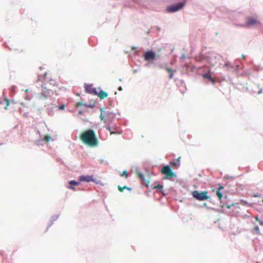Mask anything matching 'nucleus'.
Masks as SVG:
<instances>
[{
    "label": "nucleus",
    "instance_id": "nucleus-1",
    "mask_svg": "<svg viewBox=\"0 0 263 263\" xmlns=\"http://www.w3.org/2000/svg\"><path fill=\"white\" fill-rule=\"evenodd\" d=\"M80 138L84 144L89 147H96L99 143L96 134L92 129H88L83 132L80 135Z\"/></svg>",
    "mask_w": 263,
    "mask_h": 263
},
{
    "label": "nucleus",
    "instance_id": "nucleus-2",
    "mask_svg": "<svg viewBox=\"0 0 263 263\" xmlns=\"http://www.w3.org/2000/svg\"><path fill=\"white\" fill-rule=\"evenodd\" d=\"M56 84L55 81L53 79H50L49 80V83H46L43 86V96L44 97V98H47L49 97L50 95H51L53 92L52 90L51 89V85H52V86H54Z\"/></svg>",
    "mask_w": 263,
    "mask_h": 263
},
{
    "label": "nucleus",
    "instance_id": "nucleus-3",
    "mask_svg": "<svg viewBox=\"0 0 263 263\" xmlns=\"http://www.w3.org/2000/svg\"><path fill=\"white\" fill-rule=\"evenodd\" d=\"M185 4V1H183L175 5L168 6L166 8V11L169 13L175 12L181 9Z\"/></svg>",
    "mask_w": 263,
    "mask_h": 263
},
{
    "label": "nucleus",
    "instance_id": "nucleus-4",
    "mask_svg": "<svg viewBox=\"0 0 263 263\" xmlns=\"http://www.w3.org/2000/svg\"><path fill=\"white\" fill-rule=\"evenodd\" d=\"M192 196L194 198L200 201L208 200L210 198L208 196L207 191L199 193L198 191H194L192 192Z\"/></svg>",
    "mask_w": 263,
    "mask_h": 263
},
{
    "label": "nucleus",
    "instance_id": "nucleus-5",
    "mask_svg": "<svg viewBox=\"0 0 263 263\" xmlns=\"http://www.w3.org/2000/svg\"><path fill=\"white\" fill-rule=\"evenodd\" d=\"M161 172L162 174L166 175V178H173L175 176V173L173 172L169 165L163 166L161 168Z\"/></svg>",
    "mask_w": 263,
    "mask_h": 263
},
{
    "label": "nucleus",
    "instance_id": "nucleus-6",
    "mask_svg": "<svg viewBox=\"0 0 263 263\" xmlns=\"http://www.w3.org/2000/svg\"><path fill=\"white\" fill-rule=\"evenodd\" d=\"M156 52L152 50L147 51L143 55L144 60L146 61H153L156 59Z\"/></svg>",
    "mask_w": 263,
    "mask_h": 263
},
{
    "label": "nucleus",
    "instance_id": "nucleus-7",
    "mask_svg": "<svg viewBox=\"0 0 263 263\" xmlns=\"http://www.w3.org/2000/svg\"><path fill=\"white\" fill-rule=\"evenodd\" d=\"M79 180L80 182H94L95 180L93 179L92 176L89 175H82L79 177Z\"/></svg>",
    "mask_w": 263,
    "mask_h": 263
},
{
    "label": "nucleus",
    "instance_id": "nucleus-8",
    "mask_svg": "<svg viewBox=\"0 0 263 263\" xmlns=\"http://www.w3.org/2000/svg\"><path fill=\"white\" fill-rule=\"evenodd\" d=\"M85 88L86 91L88 93L93 95L97 94L96 88L93 87L92 85L86 84L85 85Z\"/></svg>",
    "mask_w": 263,
    "mask_h": 263
},
{
    "label": "nucleus",
    "instance_id": "nucleus-9",
    "mask_svg": "<svg viewBox=\"0 0 263 263\" xmlns=\"http://www.w3.org/2000/svg\"><path fill=\"white\" fill-rule=\"evenodd\" d=\"M259 23L258 21H257L256 19L251 18L248 19L247 22H246V25L247 27L251 26L253 25H257Z\"/></svg>",
    "mask_w": 263,
    "mask_h": 263
},
{
    "label": "nucleus",
    "instance_id": "nucleus-10",
    "mask_svg": "<svg viewBox=\"0 0 263 263\" xmlns=\"http://www.w3.org/2000/svg\"><path fill=\"white\" fill-rule=\"evenodd\" d=\"M97 95H98V96L101 99H104L105 98H106L107 96H108V94L107 92H106L105 91H103V90H101L99 93H97Z\"/></svg>",
    "mask_w": 263,
    "mask_h": 263
},
{
    "label": "nucleus",
    "instance_id": "nucleus-11",
    "mask_svg": "<svg viewBox=\"0 0 263 263\" xmlns=\"http://www.w3.org/2000/svg\"><path fill=\"white\" fill-rule=\"evenodd\" d=\"M105 128L110 132V135L121 134V133L117 130L116 129L112 130L111 127H110V126H106Z\"/></svg>",
    "mask_w": 263,
    "mask_h": 263
},
{
    "label": "nucleus",
    "instance_id": "nucleus-12",
    "mask_svg": "<svg viewBox=\"0 0 263 263\" xmlns=\"http://www.w3.org/2000/svg\"><path fill=\"white\" fill-rule=\"evenodd\" d=\"M1 104H4V108L7 109L10 104L9 100L8 99H4L3 101L1 102Z\"/></svg>",
    "mask_w": 263,
    "mask_h": 263
},
{
    "label": "nucleus",
    "instance_id": "nucleus-13",
    "mask_svg": "<svg viewBox=\"0 0 263 263\" xmlns=\"http://www.w3.org/2000/svg\"><path fill=\"white\" fill-rule=\"evenodd\" d=\"M223 189V186H220V187H218L217 191H216V195L218 197V198H219L220 200L221 199V198L223 196L222 193L220 192L221 190H222Z\"/></svg>",
    "mask_w": 263,
    "mask_h": 263
},
{
    "label": "nucleus",
    "instance_id": "nucleus-14",
    "mask_svg": "<svg viewBox=\"0 0 263 263\" xmlns=\"http://www.w3.org/2000/svg\"><path fill=\"white\" fill-rule=\"evenodd\" d=\"M203 77L204 78L209 79L213 84L215 83L214 80L213 79V78H212V77L210 75L206 73L203 74Z\"/></svg>",
    "mask_w": 263,
    "mask_h": 263
},
{
    "label": "nucleus",
    "instance_id": "nucleus-15",
    "mask_svg": "<svg viewBox=\"0 0 263 263\" xmlns=\"http://www.w3.org/2000/svg\"><path fill=\"white\" fill-rule=\"evenodd\" d=\"M137 176L141 179V180L142 181H145V178H144V175L141 173V172H137Z\"/></svg>",
    "mask_w": 263,
    "mask_h": 263
},
{
    "label": "nucleus",
    "instance_id": "nucleus-16",
    "mask_svg": "<svg viewBox=\"0 0 263 263\" xmlns=\"http://www.w3.org/2000/svg\"><path fill=\"white\" fill-rule=\"evenodd\" d=\"M69 184L70 185V186H72V185H79L80 183V182H77V181H74V180H71L70 181H69Z\"/></svg>",
    "mask_w": 263,
    "mask_h": 263
},
{
    "label": "nucleus",
    "instance_id": "nucleus-17",
    "mask_svg": "<svg viewBox=\"0 0 263 263\" xmlns=\"http://www.w3.org/2000/svg\"><path fill=\"white\" fill-rule=\"evenodd\" d=\"M118 188L119 191L120 192H122L124 189H127V190H128L129 191L131 190V188L128 187L126 186H124L123 187H121V186L119 185Z\"/></svg>",
    "mask_w": 263,
    "mask_h": 263
},
{
    "label": "nucleus",
    "instance_id": "nucleus-18",
    "mask_svg": "<svg viewBox=\"0 0 263 263\" xmlns=\"http://www.w3.org/2000/svg\"><path fill=\"white\" fill-rule=\"evenodd\" d=\"M163 188V186L162 185L159 184L157 185H155L153 187V189H160L161 190L159 191L160 193H162L163 191L162 190Z\"/></svg>",
    "mask_w": 263,
    "mask_h": 263
},
{
    "label": "nucleus",
    "instance_id": "nucleus-19",
    "mask_svg": "<svg viewBox=\"0 0 263 263\" xmlns=\"http://www.w3.org/2000/svg\"><path fill=\"white\" fill-rule=\"evenodd\" d=\"M51 139V137L49 135H46L44 137V140L46 141V142L49 141Z\"/></svg>",
    "mask_w": 263,
    "mask_h": 263
},
{
    "label": "nucleus",
    "instance_id": "nucleus-20",
    "mask_svg": "<svg viewBox=\"0 0 263 263\" xmlns=\"http://www.w3.org/2000/svg\"><path fill=\"white\" fill-rule=\"evenodd\" d=\"M254 231H255L256 234H259L260 233L259 229L258 226H255L254 229Z\"/></svg>",
    "mask_w": 263,
    "mask_h": 263
},
{
    "label": "nucleus",
    "instance_id": "nucleus-21",
    "mask_svg": "<svg viewBox=\"0 0 263 263\" xmlns=\"http://www.w3.org/2000/svg\"><path fill=\"white\" fill-rule=\"evenodd\" d=\"M121 176H125L126 178L128 177V174L126 171L123 172L122 174L121 175Z\"/></svg>",
    "mask_w": 263,
    "mask_h": 263
},
{
    "label": "nucleus",
    "instance_id": "nucleus-22",
    "mask_svg": "<svg viewBox=\"0 0 263 263\" xmlns=\"http://www.w3.org/2000/svg\"><path fill=\"white\" fill-rule=\"evenodd\" d=\"M100 118L101 121H104L105 122L106 121L105 120V116L104 115H103L102 114H101Z\"/></svg>",
    "mask_w": 263,
    "mask_h": 263
},
{
    "label": "nucleus",
    "instance_id": "nucleus-23",
    "mask_svg": "<svg viewBox=\"0 0 263 263\" xmlns=\"http://www.w3.org/2000/svg\"><path fill=\"white\" fill-rule=\"evenodd\" d=\"M179 159L180 158H179L178 159H177V162H172V164L174 165V166H176L178 164L179 161Z\"/></svg>",
    "mask_w": 263,
    "mask_h": 263
},
{
    "label": "nucleus",
    "instance_id": "nucleus-24",
    "mask_svg": "<svg viewBox=\"0 0 263 263\" xmlns=\"http://www.w3.org/2000/svg\"><path fill=\"white\" fill-rule=\"evenodd\" d=\"M166 70L170 73L171 72H173L172 69L167 67L166 68Z\"/></svg>",
    "mask_w": 263,
    "mask_h": 263
},
{
    "label": "nucleus",
    "instance_id": "nucleus-25",
    "mask_svg": "<svg viewBox=\"0 0 263 263\" xmlns=\"http://www.w3.org/2000/svg\"><path fill=\"white\" fill-rule=\"evenodd\" d=\"M68 188L72 190L73 191H75L76 190L75 187H73V186H68Z\"/></svg>",
    "mask_w": 263,
    "mask_h": 263
},
{
    "label": "nucleus",
    "instance_id": "nucleus-26",
    "mask_svg": "<svg viewBox=\"0 0 263 263\" xmlns=\"http://www.w3.org/2000/svg\"><path fill=\"white\" fill-rule=\"evenodd\" d=\"M64 108H65V105H62L60 106L59 109H63Z\"/></svg>",
    "mask_w": 263,
    "mask_h": 263
},
{
    "label": "nucleus",
    "instance_id": "nucleus-27",
    "mask_svg": "<svg viewBox=\"0 0 263 263\" xmlns=\"http://www.w3.org/2000/svg\"><path fill=\"white\" fill-rule=\"evenodd\" d=\"M255 219H256V220L257 221H258V222H260V219H259V218H258L257 216H256V217H255Z\"/></svg>",
    "mask_w": 263,
    "mask_h": 263
},
{
    "label": "nucleus",
    "instance_id": "nucleus-28",
    "mask_svg": "<svg viewBox=\"0 0 263 263\" xmlns=\"http://www.w3.org/2000/svg\"><path fill=\"white\" fill-rule=\"evenodd\" d=\"M173 72H171L170 73V78H173Z\"/></svg>",
    "mask_w": 263,
    "mask_h": 263
},
{
    "label": "nucleus",
    "instance_id": "nucleus-29",
    "mask_svg": "<svg viewBox=\"0 0 263 263\" xmlns=\"http://www.w3.org/2000/svg\"><path fill=\"white\" fill-rule=\"evenodd\" d=\"M259 224H260L261 226H263V221H262L261 220H260V222H259Z\"/></svg>",
    "mask_w": 263,
    "mask_h": 263
},
{
    "label": "nucleus",
    "instance_id": "nucleus-30",
    "mask_svg": "<svg viewBox=\"0 0 263 263\" xmlns=\"http://www.w3.org/2000/svg\"><path fill=\"white\" fill-rule=\"evenodd\" d=\"M119 89L120 90H122V88H121V87H120L119 88Z\"/></svg>",
    "mask_w": 263,
    "mask_h": 263
},
{
    "label": "nucleus",
    "instance_id": "nucleus-31",
    "mask_svg": "<svg viewBox=\"0 0 263 263\" xmlns=\"http://www.w3.org/2000/svg\"><path fill=\"white\" fill-rule=\"evenodd\" d=\"M44 76L46 77L47 76V74L45 73Z\"/></svg>",
    "mask_w": 263,
    "mask_h": 263
},
{
    "label": "nucleus",
    "instance_id": "nucleus-32",
    "mask_svg": "<svg viewBox=\"0 0 263 263\" xmlns=\"http://www.w3.org/2000/svg\"><path fill=\"white\" fill-rule=\"evenodd\" d=\"M262 202H263V198H262Z\"/></svg>",
    "mask_w": 263,
    "mask_h": 263
}]
</instances>
